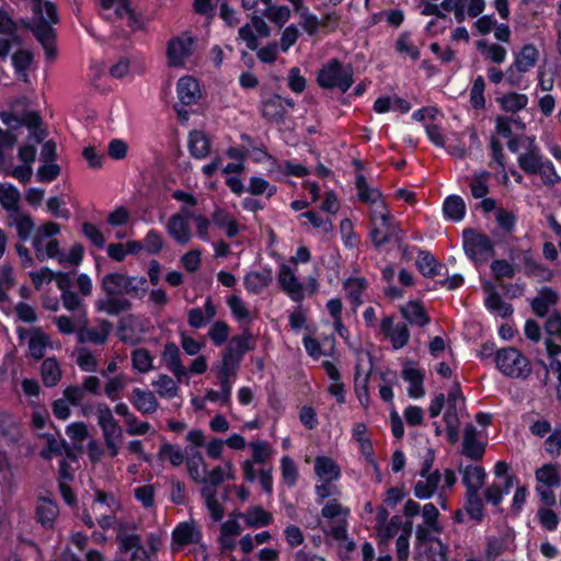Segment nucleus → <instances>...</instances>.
I'll return each instance as SVG.
<instances>
[{
	"instance_id": "nucleus-1",
	"label": "nucleus",
	"mask_w": 561,
	"mask_h": 561,
	"mask_svg": "<svg viewBox=\"0 0 561 561\" xmlns=\"http://www.w3.org/2000/svg\"><path fill=\"white\" fill-rule=\"evenodd\" d=\"M147 279L145 277L128 276L124 273H108L101 280V288L105 294L104 299L95 302L99 311L111 316H117L131 309V302L123 295L138 297L145 293Z\"/></svg>"
},
{
	"instance_id": "nucleus-2",
	"label": "nucleus",
	"mask_w": 561,
	"mask_h": 561,
	"mask_svg": "<svg viewBox=\"0 0 561 561\" xmlns=\"http://www.w3.org/2000/svg\"><path fill=\"white\" fill-rule=\"evenodd\" d=\"M496 367L506 376L517 379H526L531 373V366L515 347L501 348L495 354Z\"/></svg>"
},
{
	"instance_id": "nucleus-3",
	"label": "nucleus",
	"mask_w": 561,
	"mask_h": 561,
	"mask_svg": "<svg viewBox=\"0 0 561 561\" xmlns=\"http://www.w3.org/2000/svg\"><path fill=\"white\" fill-rule=\"evenodd\" d=\"M317 81L321 88H339L346 92L353 84V68L351 65L343 67L337 59H332L319 70Z\"/></svg>"
},
{
	"instance_id": "nucleus-4",
	"label": "nucleus",
	"mask_w": 561,
	"mask_h": 561,
	"mask_svg": "<svg viewBox=\"0 0 561 561\" xmlns=\"http://www.w3.org/2000/svg\"><path fill=\"white\" fill-rule=\"evenodd\" d=\"M463 248L466 254L476 263L486 262L494 256V245L490 238L473 229L463 231Z\"/></svg>"
},
{
	"instance_id": "nucleus-5",
	"label": "nucleus",
	"mask_w": 561,
	"mask_h": 561,
	"mask_svg": "<svg viewBox=\"0 0 561 561\" xmlns=\"http://www.w3.org/2000/svg\"><path fill=\"white\" fill-rule=\"evenodd\" d=\"M112 330L113 324L106 319L99 320V328L89 327L85 310H81L77 328V340L79 343L103 345L106 343Z\"/></svg>"
},
{
	"instance_id": "nucleus-6",
	"label": "nucleus",
	"mask_w": 561,
	"mask_h": 561,
	"mask_svg": "<svg viewBox=\"0 0 561 561\" xmlns=\"http://www.w3.org/2000/svg\"><path fill=\"white\" fill-rule=\"evenodd\" d=\"M538 56L539 53L534 45H525L516 55L514 64L506 70V82L512 87L519 85L522 73L527 72L536 65Z\"/></svg>"
},
{
	"instance_id": "nucleus-7",
	"label": "nucleus",
	"mask_w": 561,
	"mask_h": 561,
	"mask_svg": "<svg viewBox=\"0 0 561 561\" xmlns=\"http://www.w3.org/2000/svg\"><path fill=\"white\" fill-rule=\"evenodd\" d=\"M32 33L45 49L46 58L54 60L57 55L55 46L56 33L51 25L46 23L44 15H41V18L35 21V26L32 27Z\"/></svg>"
},
{
	"instance_id": "nucleus-8",
	"label": "nucleus",
	"mask_w": 561,
	"mask_h": 561,
	"mask_svg": "<svg viewBox=\"0 0 561 561\" xmlns=\"http://www.w3.org/2000/svg\"><path fill=\"white\" fill-rule=\"evenodd\" d=\"M192 37H173L169 41L167 56L169 65L172 67L183 66L187 57L192 55Z\"/></svg>"
},
{
	"instance_id": "nucleus-9",
	"label": "nucleus",
	"mask_w": 561,
	"mask_h": 561,
	"mask_svg": "<svg viewBox=\"0 0 561 561\" xmlns=\"http://www.w3.org/2000/svg\"><path fill=\"white\" fill-rule=\"evenodd\" d=\"M380 206L382 208V210L379 211L380 225L378 226L375 222V227L370 232L371 240L376 247H380L388 242L396 231V227L390 222V211L382 201Z\"/></svg>"
},
{
	"instance_id": "nucleus-10",
	"label": "nucleus",
	"mask_w": 561,
	"mask_h": 561,
	"mask_svg": "<svg viewBox=\"0 0 561 561\" xmlns=\"http://www.w3.org/2000/svg\"><path fill=\"white\" fill-rule=\"evenodd\" d=\"M485 451V445L477 439V430L468 423L463 432L462 454L472 459L481 460Z\"/></svg>"
},
{
	"instance_id": "nucleus-11",
	"label": "nucleus",
	"mask_w": 561,
	"mask_h": 561,
	"mask_svg": "<svg viewBox=\"0 0 561 561\" xmlns=\"http://www.w3.org/2000/svg\"><path fill=\"white\" fill-rule=\"evenodd\" d=\"M167 231L179 244L184 245L191 241V227L183 215H172L167 222Z\"/></svg>"
},
{
	"instance_id": "nucleus-12",
	"label": "nucleus",
	"mask_w": 561,
	"mask_h": 561,
	"mask_svg": "<svg viewBox=\"0 0 561 561\" xmlns=\"http://www.w3.org/2000/svg\"><path fill=\"white\" fill-rule=\"evenodd\" d=\"M178 95L182 105L196 104L202 98L198 81L190 76L183 77L178 82Z\"/></svg>"
},
{
	"instance_id": "nucleus-13",
	"label": "nucleus",
	"mask_w": 561,
	"mask_h": 561,
	"mask_svg": "<svg viewBox=\"0 0 561 561\" xmlns=\"http://www.w3.org/2000/svg\"><path fill=\"white\" fill-rule=\"evenodd\" d=\"M278 282L284 291H286L294 300L299 301L302 299V285L298 282L293 270L287 265H282Z\"/></svg>"
},
{
	"instance_id": "nucleus-14",
	"label": "nucleus",
	"mask_w": 561,
	"mask_h": 561,
	"mask_svg": "<svg viewBox=\"0 0 561 561\" xmlns=\"http://www.w3.org/2000/svg\"><path fill=\"white\" fill-rule=\"evenodd\" d=\"M59 514L58 505L49 497H39L36 505V519L42 526L53 528Z\"/></svg>"
},
{
	"instance_id": "nucleus-15",
	"label": "nucleus",
	"mask_w": 561,
	"mask_h": 561,
	"mask_svg": "<svg viewBox=\"0 0 561 561\" xmlns=\"http://www.w3.org/2000/svg\"><path fill=\"white\" fill-rule=\"evenodd\" d=\"M162 359L179 381L182 380V377L186 376V369L181 363L180 350L174 343H168L164 345Z\"/></svg>"
},
{
	"instance_id": "nucleus-16",
	"label": "nucleus",
	"mask_w": 561,
	"mask_h": 561,
	"mask_svg": "<svg viewBox=\"0 0 561 561\" xmlns=\"http://www.w3.org/2000/svg\"><path fill=\"white\" fill-rule=\"evenodd\" d=\"M528 140V151L519 156L518 164L520 169L524 170L526 173L537 174L543 161L541 159V156L539 154V149L534 144V139L529 138Z\"/></svg>"
},
{
	"instance_id": "nucleus-17",
	"label": "nucleus",
	"mask_w": 561,
	"mask_h": 561,
	"mask_svg": "<svg viewBox=\"0 0 561 561\" xmlns=\"http://www.w3.org/2000/svg\"><path fill=\"white\" fill-rule=\"evenodd\" d=\"M172 538L175 545L187 546L199 542L202 534L194 523H182L174 529Z\"/></svg>"
},
{
	"instance_id": "nucleus-18",
	"label": "nucleus",
	"mask_w": 561,
	"mask_h": 561,
	"mask_svg": "<svg viewBox=\"0 0 561 561\" xmlns=\"http://www.w3.org/2000/svg\"><path fill=\"white\" fill-rule=\"evenodd\" d=\"M403 318L410 324H416L424 327L430 322V318L426 314L424 307L417 300H411L405 306L400 308Z\"/></svg>"
},
{
	"instance_id": "nucleus-19",
	"label": "nucleus",
	"mask_w": 561,
	"mask_h": 561,
	"mask_svg": "<svg viewBox=\"0 0 561 561\" xmlns=\"http://www.w3.org/2000/svg\"><path fill=\"white\" fill-rule=\"evenodd\" d=\"M131 402L144 414L154 413L159 408L154 394L151 391H145L139 388L133 390Z\"/></svg>"
},
{
	"instance_id": "nucleus-20",
	"label": "nucleus",
	"mask_w": 561,
	"mask_h": 561,
	"mask_svg": "<svg viewBox=\"0 0 561 561\" xmlns=\"http://www.w3.org/2000/svg\"><path fill=\"white\" fill-rule=\"evenodd\" d=\"M0 117L5 125L13 129L20 128L21 126L32 128L41 123V116L37 112H27L21 117L12 112H1Z\"/></svg>"
},
{
	"instance_id": "nucleus-21",
	"label": "nucleus",
	"mask_w": 561,
	"mask_h": 561,
	"mask_svg": "<svg viewBox=\"0 0 561 561\" xmlns=\"http://www.w3.org/2000/svg\"><path fill=\"white\" fill-rule=\"evenodd\" d=\"M262 115L277 124L284 122L286 115L285 100L279 95H274L266 100L262 106Z\"/></svg>"
},
{
	"instance_id": "nucleus-22",
	"label": "nucleus",
	"mask_w": 561,
	"mask_h": 561,
	"mask_svg": "<svg viewBox=\"0 0 561 561\" xmlns=\"http://www.w3.org/2000/svg\"><path fill=\"white\" fill-rule=\"evenodd\" d=\"M558 301V294L549 287H543L539 295L533 300L531 307L538 317H545L549 313V308Z\"/></svg>"
},
{
	"instance_id": "nucleus-23",
	"label": "nucleus",
	"mask_w": 561,
	"mask_h": 561,
	"mask_svg": "<svg viewBox=\"0 0 561 561\" xmlns=\"http://www.w3.org/2000/svg\"><path fill=\"white\" fill-rule=\"evenodd\" d=\"M317 476L325 482H331L340 477V468L334 460L325 456H318L314 460Z\"/></svg>"
},
{
	"instance_id": "nucleus-24",
	"label": "nucleus",
	"mask_w": 561,
	"mask_h": 561,
	"mask_svg": "<svg viewBox=\"0 0 561 561\" xmlns=\"http://www.w3.org/2000/svg\"><path fill=\"white\" fill-rule=\"evenodd\" d=\"M462 472V482L467 492H479L484 484L485 472L482 467L467 466Z\"/></svg>"
},
{
	"instance_id": "nucleus-25",
	"label": "nucleus",
	"mask_w": 561,
	"mask_h": 561,
	"mask_svg": "<svg viewBox=\"0 0 561 561\" xmlns=\"http://www.w3.org/2000/svg\"><path fill=\"white\" fill-rule=\"evenodd\" d=\"M9 224L15 226L18 237L23 241L30 238L35 227L33 218L20 210H15L9 216Z\"/></svg>"
},
{
	"instance_id": "nucleus-26",
	"label": "nucleus",
	"mask_w": 561,
	"mask_h": 561,
	"mask_svg": "<svg viewBox=\"0 0 561 561\" xmlns=\"http://www.w3.org/2000/svg\"><path fill=\"white\" fill-rule=\"evenodd\" d=\"M188 149L193 157L203 159L209 154L210 142L205 133L193 130L190 133Z\"/></svg>"
},
{
	"instance_id": "nucleus-27",
	"label": "nucleus",
	"mask_w": 561,
	"mask_h": 561,
	"mask_svg": "<svg viewBox=\"0 0 561 561\" xmlns=\"http://www.w3.org/2000/svg\"><path fill=\"white\" fill-rule=\"evenodd\" d=\"M424 480H420L414 486V494L419 499L431 497L438 488L442 476L439 470H434L427 477H423Z\"/></svg>"
},
{
	"instance_id": "nucleus-28",
	"label": "nucleus",
	"mask_w": 561,
	"mask_h": 561,
	"mask_svg": "<svg viewBox=\"0 0 561 561\" xmlns=\"http://www.w3.org/2000/svg\"><path fill=\"white\" fill-rule=\"evenodd\" d=\"M116 540L119 543V550L124 553L142 547L140 536L128 531V526L119 524L117 528Z\"/></svg>"
},
{
	"instance_id": "nucleus-29",
	"label": "nucleus",
	"mask_w": 561,
	"mask_h": 561,
	"mask_svg": "<svg viewBox=\"0 0 561 561\" xmlns=\"http://www.w3.org/2000/svg\"><path fill=\"white\" fill-rule=\"evenodd\" d=\"M402 377L404 380L410 382L409 396L413 398H420L424 396L423 389V374L413 367L404 366L402 370Z\"/></svg>"
},
{
	"instance_id": "nucleus-30",
	"label": "nucleus",
	"mask_w": 561,
	"mask_h": 561,
	"mask_svg": "<svg viewBox=\"0 0 561 561\" xmlns=\"http://www.w3.org/2000/svg\"><path fill=\"white\" fill-rule=\"evenodd\" d=\"M41 375L46 387H54L61 378L59 364L54 357H48L42 363Z\"/></svg>"
},
{
	"instance_id": "nucleus-31",
	"label": "nucleus",
	"mask_w": 561,
	"mask_h": 561,
	"mask_svg": "<svg viewBox=\"0 0 561 561\" xmlns=\"http://www.w3.org/2000/svg\"><path fill=\"white\" fill-rule=\"evenodd\" d=\"M355 186L358 191V198L363 203L374 204L382 198V194L379 190L369 187L363 174L356 176Z\"/></svg>"
},
{
	"instance_id": "nucleus-32",
	"label": "nucleus",
	"mask_w": 561,
	"mask_h": 561,
	"mask_svg": "<svg viewBox=\"0 0 561 561\" xmlns=\"http://www.w3.org/2000/svg\"><path fill=\"white\" fill-rule=\"evenodd\" d=\"M32 11L36 16V20L44 15L47 24H56L59 21L57 8L50 1L32 0Z\"/></svg>"
},
{
	"instance_id": "nucleus-33",
	"label": "nucleus",
	"mask_w": 561,
	"mask_h": 561,
	"mask_svg": "<svg viewBox=\"0 0 561 561\" xmlns=\"http://www.w3.org/2000/svg\"><path fill=\"white\" fill-rule=\"evenodd\" d=\"M272 282L271 272H251L244 277V285L249 291L260 293Z\"/></svg>"
},
{
	"instance_id": "nucleus-34",
	"label": "nucleus",
	"mask_w": 561,
	"mask_h": 561,
	"mask_svg": "<svg viewBox=\"0 0 561 561\" xmlns=\"http://www.w3.org/2000/svg\"><path fill=\"white\" fill-rule=\"evenodd\" d=\"M416 266L420 270V272L426 277L432 278L438 275L437 268L439 264L434 257V255L427 251L419 252V260L416 262Z\"/></svg>"
},
{
	"instance_id": "nucleus-35",
	"label": "nucleus",
	"mask_w": 561,
	"mask_h": 561,
	"mask_svg": "<svg viewBox=\"0 0 561 561\" xmlns=\"http://www.w3.org/2000/svg\"><path fill=\"white\" fill-rule=\"evenodd\" d=\"M20 192L12 185L0 184V203L7 210H19Z\"/></svg>"
},
{
	"instance_id": "nucleus-36",
	"label": "nucleus",
	"mask_w": 561,
	"mask_h": 561,
	"mask_svg": "<svg viewBox=\"0 0 561 561\" xmlns=\"http://www.w3.org/2000/svg\"><path fill=\"white\" fill-rule=\"evenodd\" d=\"M272 519V515L261 506L251 507L244 515V520L250 527L266 526Z\"/></svg>"
},
{
	"instance_id": "nucleus-37",
	"label": "nucleus",
	"mask_w": 561,
	"mask_h": 561,
	"mask_svg": "<svg viewBox=\"0 0 561 561\" xmlns=\"http://www.w3.org/2000/svg\"><path fill=\"white\" fill-rule=\"evenodd\" d=\"M443 210L448 218L460 220L465 216V203L461 197L451 195L446 198Z\"/></svg>"
},
{
	"instance_id": "nucleus-38",
	"label": "nucleus",
	"mask_w": 561,
	"mask_h": 561,
	"mask_svg": "<svg viewBox=\"0 0 561 561\" xmlns=\"http://www.w3.org/2000/svg\"><path fill=\"white\" fill-rule=\"evenodd\" d=\"M500 102L504 111L515 113L526 107L528 99L525 94L511 92L503 95Z\"/></svg>"
},
{
	"instance_id": "nucleus-39",
	"label": "nucleus",
	"mask_w": 561,
	"mask_h": 561,
	"mask_svg": "<svg viewBox=\"0 0 561 561\" xmlns=\"http://www.w3.org/2000/svg\"><path fill=\"white\" fill-rule=\"evenodd\" d=\"M48 343L46 334L42 333L39 330L35 331L28 342L31 356L35 359L43 358Z\"/></svg>"
},
{
	"instance_id": "nucleus-40",
	"label": "nucleus",
	"mask_w": 561,
	"mask_h": 561,
	"mask_svg": "<svg viewBox=\"0 0 561 561\" xmlns=\"http://www.w3.org/2000/svg\"><path fill=\"white\" fill-rule=\"evenodd\" d=\"M0 436L16 442L19 439V431L12 415L7 412H0Z\"/></svg>"
},
{
	"instance_id": "nucleus-41",
	"label": "nucleus",
	"mask_w": 561,
	"mask_h": 561,
	"mask_svg": "<svg viewBox=\"0 0 561 561\" xmlns=\"http://www.w3.org/2000/svg\"><path fill=\"white\" fill-rule=\"evenodd\" d=\"M466 511L471 518L481 522L483 517V502L479 492H467Z\"/></svg>"
},
{
	"instance_id": "nucleus-42",
	"label": "nucleus",
	"mask_w": 561,
	"mask_h": 561,
	"mask_svg": "<svg viewBox=\"0 0 561 561\" xmlns=\"http://www.w3.org/2000/svg\"><path fill=\"white\" fill-rule=\"evenodd\" d=\"M536 478L539 482L546 484L548 488L558 486L560 478L558 476L557 467L553 465H545L536 471Z\"/></svg>"
},
{
	"instance_id": "nucleus-43",
	"label": "nucleus",
	"mask_w": 561,
	"mask_h": 561,
	"mask_svg": "<svg viewBox=\"0 0 561 561\" xmlns=\"http://www.w3.org/2000/svg\"><path fill=\"white\" fill-rule=\"evenodd\" d=\"M133 366L140 373H147L152 367V357L147 348H137L131 353Z\"/></svg>"
},
{
	"instance_id": "nucleus-44",
	"label": "nucleus",
	"mask_w": 561,
	"mask_h": 561,
	"mask_svg": "<svg viewBox=\"0 0 561 561\" xmlns=\"http://www.w3.org/2000/svg\"><path fill=\"white\" fill-rule=\"evenodd\" d=\"M33 61V54L30 50L19 49L12 56V62L16 72L22 73L24 81H27L26 70Z\"/></svg>"
},
{
	"instance_id": "nucleus-45",
	"label": "nucleus",
	"mask_w": 561,
	"mask_h": 561,
	"mask_svg": "<svg viewBox=\"0 0 561 561\" xmlns=\"http://www.w3.org/2000/svg\"><path fill=\"white\" fill-rule=\"evenodd\" d=\"M485 305L489 309L497 312L501 317L505 318L512 314V306L504 302L496 291H492L485 299Z\"/></svg>"
},
{
	"instance_id": "nucleus-46",
	"label": "nucleus",
	"mask_w": 561,
	"mask_h": 561,
	"mask_svg": "<svg viewBox=\"0 0 561 561\" xmlns=\"http://www.w3.org/2000/svg\"><path fill=\"white\" fill-rule=\"evenodd\" d=\"M393 348L399 350L405 346L410 339V332L405 323H398L388 335Z\"/></svg>"
},
{
	"instance_id": "nucleus-47",
	"label": "nucleus",
	"mask_w": 561,
	"mask_h": 561,
	"mask_svg": "<svg viewBox=\"0 0 561 561\" xmlns=\"http://www.w3.org/2000/svg\"><path fill=\"white\" fill-rule=\"evenodd\" d=\"M250 340H252V334L249 331H244L241 335L233 336L227 348L242 357L251 348L249 345Z\"/></svg>"
},
{
	"instance_id": "nucleus-48",
	"label": "nucleus",
	"mask_w": 561,
	"mask_h": 561,
	"mask_svg": "<svg viewBox=\"0 0 561 561\" xmlns=\"http://www.w3.org/2000/svg\"><path fill=\"white\" fill-rule=\"evenodd\" d=\"M365 287L366 282L364 278H350L345 282V288L348 297L355 306H359L362 304L360 295Z\"/></svg>"
},
{
	"instance_id": "nucleus-49",
	"label": "nucleus",
	"mask_w": 561,
	"mask_h": 561,
	"mask_svg": "<svg viewBox=\"0 0 561 561\" xmlns=\"http://www.w3.org/2000/svg\"><path fill=\"white\" fill-rule=\"evenodd\" d=\"M77 353V364L82 370L95 371L98 369V360L89 348L79 347Z\"/></svg>"
},
{
	"instance_id": "nucleus-50",
	"label": "nucleus",
	"mask_w": 561,
	"mask_h": 561,
	"mask_svg": "<svg viewBox=\"0 0 561 561\" xmlns=\"http://www.w3.org/2000/svg\"><path fill=\"white\" fill-rule=\"evenodd\" d=\"M525 271L527 274L539 277L542 280H549L552 273L547 267L534 261L530 256L525 255L524 257Z\"/></svg>"
},
{
	"instance_id": "nucleus-51",
	"label": "nucleus",
	"mask_w": 561,
	"mask_h": 561,
	"mask_svg": "<svg viewBox=\"0 0 561 561\" xmlns=\"http://www.w3.org/2000/svg\"><path fill=\"white\" fill-rule=\"evenodd\" d=\"M153 386L157 387V391L161 397L173 398L178 393L176 383L167 375H161L159 379L153 382Z\"/></svg>"
},
{
	"instance_id": "nucleus-52",
	"label": "nucleus",
	"mask_w": 561,
	"mask_h": 561,
	"mask_svg": "<svg viewBox=\"0 0 561 561\" xmlns=\"http://www.w3.org/2000/svg\"><path fill=\"white\" fill-rule=\"evenodd\" d=\"M485 83L484 79L482 77H478L472 85L471 93H470V101L474 108H482L484 107L485 100L483 96Z\"/></svg>"
},
{
	"instance_id": "nucleus-53",
	"label": "nucleus",
	"mask_w": 561,
	"mask_h": 561,
	"mask_svg": "<svg viewBox=\"0 0 561 561\" xmlns=\"http://www.w3.org/2000/svg\"><path fill=\"white\" fill-rule=\"evenodd\" d=\"M159 458L161 460L168 458L173 466H180L184 461V455L180 449L169 443L161 446L159 451Z\"/></svg>"
},
{
	"instance_id": "nucleus-54",
	"label": "nucleus",
	"mask_w": 561,
	"mask_h": 561,
	"mask_svg": "<svg viewBox=\"0 0 561 561\" xmlns=\"http://www.w3.org/2000/svg\"><path fill=\"white\" fill-rule=\"evenodd\" d=\"M204 463V459L201 453L196 451L186 462L188 473L191 478L198 483H207V479L202 477L199 472V465Z\"/></svg>"
},
{
	"instance_id": "nucleus-55",
	"label": "nucleus",
	"mask_w": 561,
	"mask_h": 561,
	"mask_svg": "<svg viewBox=\"0 0 561 561\" xmlns=\"http://www.w3.org/2000/svg\"><path fill=\"white\" fill-rule=\"evenodd\" d=\"M264 16L270 19L276 24H284L290 16V10L288 7H270L263 13Z\"/></svg>"
},
{
	"instance_id": "nucleus-56",
	"label": "nucleus",
	"mask_w": 561,
	"mask_h": 561,
	"mask_svg": "<svg viewBox=\"0 0 561 561\" xmlns=\"http://www.w3.org/2000/svg\"><path fill=\"white\" fill-rule=\"evenodd\" d=\"M491 270L496 279H501L503 277L513 278L515 275V270L512 264H510L506 260H495L491 264Z\"/></svg>"
},
{
	"instance_id": "nucleus-57",
	"label": "nucleus",
	"mask_w": 561,
	"mask_h": 561,
	"mask_svg": "<svg viewBox=\"0 0 561 561\" xmlns=\"http://www.w3.org/2000/svg\"><path fill=\"white\" fill-rule=\"evenodd\" d=\"M144 242L145 249L149 254H158L164 245L161 234L154 230H150L147 233Z\"/></svg>"
},
{
	"instance_id": "nucleus-58",
	"label": "nucleus",
	"mask_w": 561,
	"mask_h": 561,
	"mask_svg": "<svg viewBox=\"0 0 561 561\" xmlns=\"http://www.w3.org/2000/svg\"><path fill=\"white\" fill-rule=\"evenodd\" d=\"M251 448L253 451V461L256 463H264L272 454L268 444L263 440L252 442Z\"/></svg>"
},
{
	"instance_id": "nucleus-59",
	"label": "nucleus",
	"mask_w": 561,
	"mask_h": 561,
	"mask_svg": "<svg viewBox=\"0 0 561 561\" xmlns=\"http://www.w3.org/2000/svg\"><path fill=\"white\" fill-rule=\"evenodd\" d=\"M83 234L98 248H103L105 244V238L102 232L91 222L82 224Z\"/></svg>"
},
{
	"instance_id": "nucleus-60",
	"label": "nucleus",
	"mask_w": 561,
	"mask_h": 561,
	"mask_svg": "<svg viewBox=\"0 0 561 561\" xmlns=\"http://www.w3.org/2000/svg\"><path fill=\"white\" fill-rule=\"evenodd\" d=\"M229 335V327L224 321H216L209 330V336L216 345H221Z\"/></svg>"
},
{
	"instance_id": "nucleus-61",
	"label": "nucleus",
	"mask_w": 561,
	"mask_h": 561,
	"mask_svg": "<svg viewBox=\"0 0 561 561\" xmlns=\"http://www.w3.org/2000/svg\"><path fill=\"white\" fill-rule=\"evenodd\" d=\"M438 514V510L432 503L425 504L422 510L425 524L435 533H439L442 530V527L437 524Z\"/></svg>"
},
{
	"instance_id": "nucleus-62",
	"label": "nucleus",
	"mask_w": 561,
	"mask_h": 561,
	"mask_svg": "<svg viewBox=\"0 0 561 561\" xmlns=\"http://www.w3.org/2000/svg\"><path fill=\"white\" fill-rule=\"evenodd\" d=\"M427 561H446V547L437 538L427 548Z\"/></svg>"
},
{
	"instance_id": "nucleus-63",
	"label": "nucleus",
	"mask_w": 561,
	"mask_h": 561,
	"mask_svg": "<svg viewBox=\"0 0 561 561\" xmlns=\"http://www.w3.org/2000/svg\"><path fill=\"white\" fill-rule=\"evenodd\" d=\"M282 473L287 484H295L298 472L294 461L288 456H285L282 459Z\"/></svg>"
},
{
	"instance_id": "nucleus-64",
	"label": "nucleus",
	"mask_w": 561,
	"mask_h": 561,
	"mask_svg": "<svg viewBox=\"0 0 561 561\" xmlns=\"http://www.w3.org/2000/svg\"><path fill=\"white\" fill-rule=\"evenodd\" d=\"M60 173V167L56 163L48 162L42 165L37 171V179L41 182H50Z\"/></svg>"
}]
</instances>
